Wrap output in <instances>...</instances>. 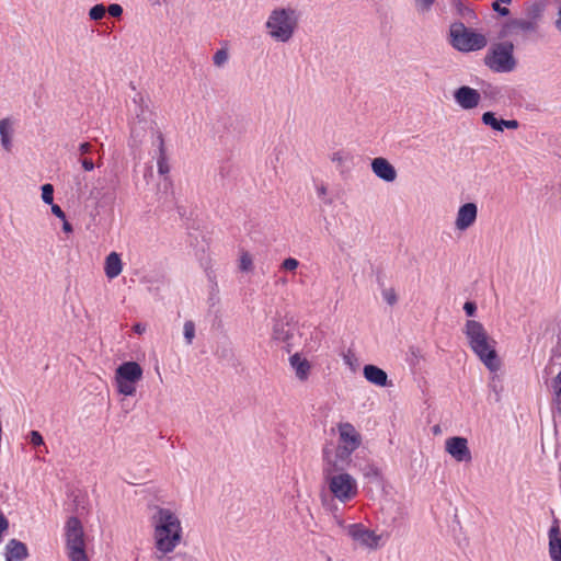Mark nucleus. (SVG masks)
Masks as SVG:
<instances>
[{"label":"nucleus","instance_id":"52","mask_svg":"<svg viewBox=\"0 0 561 561\" xmlns=\"http://www.w3.org/2000/svg\"><path fill=\"white\" fill-rule=\"evenodd\" d=\"M317 192L320 197H324L327 195V186L323 184L318 186Z\"/></svg>","mask_w":561,"mask_h":561},{"label":"nucleus","instance_id":"53","mask_svg":"<svg viewBox=\"0 0 561 561\" xmlns=\"http://www.w3.org/2000/svg\"><path fill=\"white\" fill-rule=\"evenodd\" d=\"M231 355H232L231 350L225 347V348H222V351H221L219 356L222 357V358H229Z\"/></svg>","mask_w":561,"mask_h":561},{"label":"nucleus","instance_id":"16","mask_svg":"<svg viewBox=\"0 0 561 561\" xmlns=\"http://www.w3.org/2000/svg\"><path fill=\"white\" fill-rule=\"evenodd\" d=\"M371 170L377 178L385 182H393L397 179V171L394 167L382 157L373 159Z\"/></svg>","mask_w":561,"mask_h":561},{"label":"nucleus","instance_id":"49","mask_svg":"<svg viewBox=\"0 0 561 561\" xmlns=\"http://www.w3.org/2000/svg\"><path fill=\"white\" fill-rule=\"evenodd\" d=\"M92 150V146L89 142H83L79 146V152L80 154H87L90 153Z\"/></svg>","mask_w":561,"mask_h":561},{"label":"nucleus","instance_id":"3","mask_svg":"<svg viewBox=\"0 0 561 561\" xmlns=\"http://www.w3.org/2000/svg\"><path fill=\"white\" fill-rule=\"evenodd\" d=\"M297 22L295 10L290 8H278L271 12L266 21V28L272 38L277 42L286 43L293 37Z\"/></svg>","mask_w":561,"mask_h":561},{"label":"nucleus","instance_id":"59","mask_svg":"<svg viewBox=\"0 0 561 561\" xmlns=\"http://www.w3.org/2000/svg\"><path fill=\"white\" fill-rule=\"evenodd\" d=\"M324 203L327 205H331L333 203V201L331 198H324Z\"/></svg>","mask_w":561,"mask_h":561},{"label":"nucleus","instance_id":"55","mask_svg":"<svg viewBox=\"0 0 561 561\" xmlns=\"http://www.w3.org/2000/svg\"><path fill=\"white\" fill-rule=\"evenodd\" d=\"M146 328L145 325H142L141 323H136L134 325V331L138 334H141L142 332H145Z\"/></svg>","mask_w":561,"mask_h":561},{"label":"nucleus","instance_id":"43","mask_svg":"<svg viewBox=\"0 0 561 561\" xmlns=\"http://www.w3.org/2000/svg\"><path fill=\"white\" fill-rule=\"evenodd\" d=\"M519 127V123L518 121L516 119H503L502 121V131L504 130V128H507V129H517Z\"/></svg>","mask_w":561,"mask_h":561},{"label":"nucleus","instance_id":"41","mask_svg":"<svg viewBox=\"0 0 561 561\" xmlns=\"http://www.w3.org/2000/svg\"><path fill=\"white\" fill-rule=\"evenodd\" d=\"M463 310L468 317H473L477 311V305L473 301H466L463 305Z\"/></svg>","mask_w":561,"mask_h":561},{"label":"nucleus","instance_id":"39","mask_svg":"<svg viewBox=\"0 0 561 561\" xmlns=\"http://www.w3.org/2000/svg\"><path fill=\"white\" fill-rule=\"evenodd\" d=\"M30 443L34 446H41L44 444L42 434L38 431H31Z\"/></svg>","mask_w":561,"mask_h":561},{"label":"nucleus","instance_id":"1","mask_svg":"<svg viewBox=\"0 0 561 561\" xmlns=\"http://www.w3.org/2000/svg\"><path fill=\"white\" fill-rule=\"evenodd\" d=\"M154 528V558L162 561L167 553L172 552L182 538V527L178 516L169 508L156 507L151 516Z\"/></svg>","mask_w":561,"mask_h":561},{"label":"nucleus","instance_id":"17","mask_svg":"<svg viewBox=\"0 0 561 561\" xmlns=\"http://www.w3.org/2000/svg\"><path fill=\"white\" fill-rule=\"evenodd\" d=\"M142 378V368L136 362H125L115 371V379L138 382Z\"/></svg>","mask_w":561,"mask_h":561},{"label":"nucleus","instance_id":"46","mask_svg":"<svg viewBox=\"0 0 561 561\" xmlns=\"http://www.w3.org/2000/svg\"><path fill=\"white\" fill-rule=\"evenodd\" d=\"M9 529V520L8 518L0 513V539L2 538V534Z\"/></svg>","mask_w":561,"mask_h":561},{"label":"nucleus","instance_id":"10","mask_svg":"<svg viewBox=\"0 0 561 561\" xmlns=\"http://www.w3.org/2000/svg\"><path fill=\"white\" fill-rule=\"evenodd\" d=\"M297 327L293 322V319L284 318L275 320L273 325V339L285 343L288 353L294 345Z\"/></svg>","mask_w":561,"mask_h":561},{"label":"nucleus","instance_id":"23","mask_svg":"<svg viewBox=\"0 0 561 561\" xmlns=\"http://www.w3.org/2000/svg\"><path fill=\"white\" fill-rule=\"evenodd\" d=\"M158 148H159V157H158V161H157V164H158V172L161 174V175H164V174H168L169 171H170V167H169V163H168V159H167V153H165V147H164V140H163V136L161 133H158Z\"/></svg>","mask_w":561,"mask_h":561},{"label":"nucleus","instance_id":"33","mask_svg":"<svg viewBox=\"0 0 561 561\" xmlns=\"http://www.w3.org/2000/svg\"><path fill=\"white\" fill-rule=\"evenodd\" d=\"M239 267L242 272H250L253 268L252 256L248 252L241 254Z\"/></svg>","mask_w":561,"mask_h":561},{"label":"nucleus","instance_id":"26","mask_svg":"<svg viewBox=\"0 0 561 561\" xmlns=\"http://www.w3.org/2000/svg\"><path fill=\"white\" fill-rule=\"evenodd\" d=\"M543 12L541 3L535 2L526 8V20H534L538 23Z\"/></svg>","mask_w":561,"mask_h":561},{"label":"nucleus","instance_id":"34","mask_svg":"<svg viewBox=\"0 0 561 561\" xmlns=\"http://www.w3.org/2000/svg\"><path fill=\"white\" fill-rule=\"evenodd\" d=\"M552 387H553L554 393H556V401L558 404V410L561 411V370L554 378Z\"/></svg>","mask_w":561,"mask_h":561},{"label":"nucleus","instance_id":"44","mask_svg":"<svg viewBox=\"0 0 561 561\" xmlns=\"http://www.w3.org/2000/svg\"><path fill=\"white\" fill-rule=\"evenodd\" d=\"M345 160H346V156L342 151L334 152L331 156V161L334 163H337L339 165H342Z\"/></svg>","mask_w":561,"mask_h":561},{"label":"nucleus","instance_id":"60","mask_svg":"<svg viewBox=\"0 0 561 561\" xmlns=\"http://www.w3.org/2000/svg\"><path fill=\"white\" fill-rule=\"evenodd\" d=\"M457 2H460L459 0H456Z\"/></svg>","mask_w":561,"mask_h":561},{"label":"nucleus","instance_id":"56","mask_svg":"<svg viewBox=\"0 0 561 561\" xmlns=\"http://www.w3.org/2000/svg\"><path fill=\"white\" fill-rule=\"evenodd\" d=\"M76 186H77V187H76L77 193H78V194H81V193H82V191H83V186H82L81 182H80V181H78Z\"/></svg>","mask_w":561,"mask_h":561},{"label":"nucleus","instance_id":"20","mask_svg":"<svg viewBox=\"0 0 561 561\" xmlns=\"http://www.w3.org/2000/svg\"><path fill=\"white\" fill-rule=\"evenodd\" d=\"M364 377L367 381L370 383H374L379 387H386L388 386V375L387 373L379 368L378 366L368 364L365 365L363 368Z\"/></svg>","mask_w":561,"mask_h":561},{"label":"nucleus","instance_id":"35","mask_svg":"<svg viewBox=\"0 0 561 561\" xmlns=\"http://www.w3.org/2000/svg\"><path fill=\"white\" fill-rule=\"evenodd\" d=\"M456 7H457L458 13L463 19H470V18L474 16V12L470 8L465 7L461 2H457Z\"/></svg>","mask_w":561,"mask_h":561},{"label":"nucleus","instance_id":"12","mask_svg":"<svg viewBox=\"0 0 561 561\" xmlns=\"http://www.w3.org/2000/svg\"><path fill=\"white\" fill-rule=\"evenodd\" d=\"M537 30L538 23L534 20L512 19L504 25L502 36L527 35Z\"/></svg>","mask_w":561,"mask_h":561},{"label":"nucleus","instance_id":"18","mask_svg":"<svg viewBox=\"0 0 561 561\" xmlns=\"http://www.w3.org/2000/svg\"><path fill=\"white\" fill-rule=\"evenodd\" d=\"M350 535L356 541L369 548H377L380 539L374 531L363 527L362 525H353L350 528Z\"/></svg>","mask_w":561,"mask_h":561},{"label":"nucleus","instance_id":"31","mask_svg":"<svg viewBox=\"0 0 561 561\" xmlns=\"http://www.w3.org/2000/svg\"><path fill=\"white\" fill-rule=\"evenodd\" d=\"M106 8L104 4H95L89 10V18L93 21H99L105 16Z\"/></svg>","mask_w":561,"mask_h":561},{"label":"nucleus","instance_id":"37","mask_svg":"<svg viewBox=\"0 0 561 561\" xmlns=\"http://www.w3.org/2000/svg\"><path fill=\"white\" fill-rule=\"evenodd\" d=\"M299 265V262L294 257L285 259L282 263V268L285 271H295Z\"/></svg>","mask_w":561,"mask_h":561},{"label":"nucleus","instance_id":"27","mask_svg":"<svg viewBox=\"0 0 561 561\" xmlns=\"http://www.w3.org/2000/svg\"><path fill=\"white\" fill-rule=\"evenodd\" d=\"M117 385V390L119 393L125 396H134L136 392V382L133 381H126L123 379H115Z\"/></svg>","mask_w":561,"mask_h":561},{"label":"nucleus","instance_id":"14","mask_svg":"<svg viewBox=\"0 0 561 561\" xmlns=\"http://www.w3.org/2000/svg\"><path fill=\"white\" fill-rule=\"evenodd\" d=\"M340 445L356 450L362 444V436L351 423H340L339 426Z\"/></svg>","mask_w":561,"mask_h":561},{"label":"nucleus","instance_id":"57","mask_svg":"<svg viewBox=\"0 0 561 561\" xmlns=\"http://www.w3.org/2000/svg\"><path fill=\"white\" fill-rule=\"evenodd\" d=\"M152 5H160L161 0H148Z\"/></svg>","mask_w":561,"mask_h":561},{"label":"nucleus","instance_id":"11","mask_svg":"<svg viewBox=\"0 0 561 561\" xmlns=\"http://www.w3.org/2000/svg\"><path fill=\"white\" fill-rule=\"evenodd\" d=\"M454 99L462 110H472L480 104L481 95L478 90L461 85L454 91Z\"/></svg>","mask_w":561,"mask_h":561},{"label":"nucleus","instance_id":"13","mask_svg":"<svg viewBox=\"0 0 561 561\" xmlns=\"http://www.w3.org/2000/svg\"><path fill=\"white\" fill-rule=\"evenodd\" d=\"M446 451L457 461H470L471 453L468 447V440L461 436H454L446 440Z\"/></svg>","mask_w":561,"mask_h":561},{"label":"nucleus","instance_id":"40","mask_svg":"<svg viewBox=\"0 0 561 561\" xmlns=\"http://www.w3.org/2000/svg\"><path fill=\"white\" fill-rule=\"evenodd\" d=\"M560 538H561V535H560L559 524H558V520L554 519L553 525L551 526V528L549 530V542H552L553 539H560Z\"/></svg>","mask_w":561,"mask_h":561},{"label":"nucleus","instance_id":"54","mask_svg":"<svg viewBox=\"0 0 561 561\" xmlns=\"http://www.w3.org/2000/svg\"><path fill=\"white\" fill-rule=\"evenodd\" d=\"M62 221H64V224H62V230H64L65 232H72V230H73V229H72L71 224H70V222H68L66 219H65V220H62Z\"/></svg>","mask_w":561,"mask_h":561},{"label":"nucleus","instance_id":"9","mask_svg":"<svg viewBox=\"0 0 561 561\" xmlns=\"http://www.w3.org/2000/svg\"><path fill=\"white\" fill-rule=\"evenodd\" d=\"M355 450H351L348 447L339 445L334 457L331 456L330 451H323L324 459V476H329L335 472H344V470L351 465V456Z\"/></svg>","mask_w":561,"mask_h":561},{"label":"nucleus","instance_id":"29","mask_svg":"<svg viewBox=\"0 0 561 561\" xmlns=\"http://www.w3.org/2000/svg\"><path fill=\"white\" fill-rule=\"evenodd\" d=\"M183 333L186 344L191 345L195 337V323L191 320L185 321L183 327Z\"/></svg>","mask_w":561,"mask_h":561},{"label":"nucleus","instance_id":"15","mask_svg":"<svg viewBox=\"0 0 561 561\" xmlns=\"http://www.w3.org/2000/svg\"><path fill=\"white\" fill-rule=\"evenodd\" d=\"M477 216V205L474 203H466L458 209L455 227L460 231H465L474 224Z\"/></svg>","mask_w":561,"mask_h":561},{"label":"nucleus","instance_id":"42","mask_svg":"<svg viewBox=\"0 0 561 561\" xmlns=\"http://www.w3.org/2000/svg\"><path fill=\"white\" fill-rule=\"evenodd\" d=\"M501 2H497V0H495L493 3H492V8L495 12H497L501 16H506L510 14V10L506 8V7H501L500 4Z\"/></svg>","mask_w":561,"mask_h":561},{"label":"nucleus","instance_id":"8","mask_svg":"<svg viewBox=\"0 0 561 561\" xmlns=\"http://www.w3.org/2000/svg\"><path fill=\"white\" fill-rule=\"evenodd\" d=\"M133 102L135 104L136 117L130 125V135L135 142H141L148 130H153L154 122L151 111L144 105V98L138 93Z\"/></svg>","mask_w":561,"mask_h":561},{"label":"nucleus","instance_id":"5","mask_svg":"<svg viewBox=\"0 0 561 561\" xmlns=\"http://www.w3.org/2000/svg\"><path fill=\"white\" fill-rule=\"evenodd\" d=\"M66 548L70 561H89L85 552L84 531L78 517L71 516L66 523Z\"/></svg>","mask_w":561,"mask_h":561},{"label":"nucleus","instance_id":"2","mask_svg":"<svg viewBox=\"0 0 561 561\" xmlns=\"http://www.w3.org/2000/svg\"><path fill=\"white\" fill-rule=\"evenodd\" d=\"M463 333L472 352L491 371H496L500 368V360L495 351L496 342L489 336L483 324L476 320H468Z\"/></svg>","mask_w":561,"mask_h":561},{"label":"nucleus","instance_id":"47","mask_svg":"<svg viewBox=\"0 0 561 561\" xmlns=\"http://www.w3.org/2000/svg\"><path fill=\"white\" fill-rule=\"evenodd\" d=\"M51 213H53L56 217H58L59 219H61V220H65V218H66V214H65V211L60 208V206H58V205H56V204H54V203H53V205H51Z\"/></svg>","mask_w":561,"mask_h":561},{"label":"nucleus","instance_id":"28","mask_svg":"<svg viewBox=\"0 0 561 561\" xmlns=\"http://www.w3.org/2000/svg\"><path fill=\"white\" fill-rule=\"evenodd\" d=\"M549 554L552 561H561V538L549 542Z\"/></svg>","mask_w":561,"mask_h":561},{"label":"nucleus","instance_id":"25","mask_svg":"<svg viewBox=\"0 0 561 561\" xmlns=\"http://www.w3.org/2000/svg\"><path fill=\"white\" fill-rule=\"evenodd\" d=\"M481 121L484 125L490 126L496 131H502V118L499 119L493 112H485L482 114Z\"/></svg>","mask_w":561,"mask_h":561},{"label":"nucleus","instance_id":"51","mask_svg":"<svg viewBox=\"0 0 561 561\" xmlns=\"http://www.w3.org/2000/svg\"><path fill=\"white\" fill-rule=\"evenodd\" d=\"M556 28L561 32V7L558 10L557 20L554 22Z\"/></svg>","mask_w":561,"mask_h":561},{"label":"nucleus","instance_id":"19","mask_svg":"<svg viewBox=\"0 0 561 561\" xmlns=\"http://www.w3.org/2000/svg\"><path fill=\"white\" fill-rule=\"evenodd\" d=\"M5 561H23L28 557L26 545L18 539H10L5 546Z\"/></svg>","mask_w":561,"mask_h":561},{"label":"nucleus","instance_id":"38","mask_svg":"<svg viewBox=\"0 0 561 561\" xmlns=\"http://www.w3.org/2000/svg\"><path fill=\"white\" fill-rule=\"evenodd\" d=\"M434 2L435 0H415V5L419 11L427 12L432 8Z\"/></svg>","mask_w":561,"mask_h":561},{"label":"nucleus","instance_id":"4","mask_svg":"<svg viewBox=\"0 0 561 561\" xmlns=\"http://www.w3.org/2000/svg\"><path fill=\"white\" fill-rule=\"evenodd\" d=\"M449 37L451 46L463 53L480 50L488 44L483 34L466 27L462 22L450 25Z\"/></svg>","mask_w":561,"mask_h":561},{"label":"nucleus","instance_id":"50","mask_svg":"<svg viewBox=\"0 0 561 561\" xmlns=\"http://www.w3.org/2000/svg\"><path fill=\"white\" fill-rule=\"evenodd\" d=\"M364 476L366 477H369V476H378V470L377 468L373 467V466H367L365 469H364Z\"/></svg>","mask_w":561,"mask_h":561},{"label":"nucleus","instance_id":"30","mask_svg":"<svg viewBox=\"0 0 561 561\" xmlns=\"http://www.w3.org/2000/svg\"><path fill=\"white\" fill-rule=\"evenodd\" d=\"M228 59H229V54H228L227 48L218 49L213 57L214 65L218 68L225 66L227 64Z\"/></svg>","mask_w":561,"mask_h":561},{"label":"nucleus","instance_id":"48","mask_svg":"<svg viewBox=\"0 0 561 561\" xmlns=\"http://www.w3.org/2000/svg\"><path fill=\"white\" fill-rule=\"evenodd\" d=\"M81 165L85 171H92L94 169V163L89 158L80 159Z\"/></svg>","mask_w":561,"mask_h":561},{"label":"nucleus","instance_id":"7","mask_svg":"<svg viewBox=\"0 0 561 561\" xmlns=\"http://www.w3.org/2000/svg\"><path fill=\"white\" fill-rule=\"evenodd\" d=\"M324 477L333 497L340 502H350L357 495V482L351 474L335 472Z\"/></svg>","mask_w":561,"mask_h":561},{"label":"nucleus","instance_id":"45","mask_svg":"<svg viewBox=\"0 0 561 561\" xmlns=\"http://www.w3.org/2000/svg\"><path fill=\"white\" fill-rule=\"evenodd\" d=\"M383 297L389 305H394L397 302V295L393 289L385 291Z\"/></svg>","mask_w":561,"mask_h":561},{"label":"nucleus","instance_id":"32","mask_svg":"<svg viewBox=\"0 0 561 561\" xmlns=\"http://www.w3.org/2000/svg\"><path fill=\"white\" fill-rule=\"evenodd\" d=\"M42 199L45 204L53 205L54 202V186L49 183L42 186Z\"/></svg>","mask_w":561,"mask_h":561},{"label":"nucleus","instance_id":"24","mask_svg":"<svg viewBox=\"0 0 561 561\" xmlns=\"http://www.w3.org/2000/svg\"><path fill=\"white\" fill-rule=\"evenodd\" d=\"M11 122L9 118H3L0 121V138H1V145L7 150L10 151L12 147L11 141Z\"/></svg>","mask_w":561,"mask_h":561},{"label":"nucleus","instance_id":"21","mask_svg":"<svg viewBox=\"0 0 561 561\" xmlns=\"http://www.w3.org/2000/svg\"><path fill=\"white\" fill-rule=\"evenodd\" d=\"M289 362L290 366L295 370L296 377L301 381L307 380L311 368L310 363L306 358H302L298 353L290 356Z\"/></svg>","mask_w":561,"mask_h":561},{"label":"nucleus","instance_id":"6","mask_svg":"<svg viewBox=\"0 0 561 561\" xmlns=\"http://www.w3.org/2000/svg\"><path fill=\"white\" fill-rule=\"evenodd\" d=\"M512 42L494 44L484 57V64L494 72H511L516 67Z\"/></svg>","mask_w":561,"mask_h":561},{"label":"nucleus","instance_id":"36","mask_svg":"<svg viewBox=\"0 0 561 561\" xmlns=\"http://www.w3.org/2000/svg\"><path fill=\"white\" fill-rule=\"evenodd\" d=\"M106 12L113 18H121L123 14V8L121 4L112 3L106 8Z\"/></svg>","mask_w":561,"mask_h":561},{"label":"nucleus","instance_id":"58","mask_svg":"<svg viewBox=\"0 0 561 561\" xmlns=\"http://www.w3.org/2000/svg\"><path fill=\"white\" fill-rule=\"evenodd\" d=\"M512 0H497V2H501V3H504V4H510Z\"/></svg>","mask_w":561,"mask_h":561},{"label":"nucleus","instance_id":"22","mask_svg":"<svg viewBox=\"0 0 561 561\" xmlns=\"http://www.w3.org/2000/svg\"><path fill=\"white\" fill-rule=\"evenodd\" d=\"M123 270L121 256L116 252H111L105 259V275L113 279L117 277Z\"/></svg>","mask_w":561,"mask_h":561}]
</instances>
